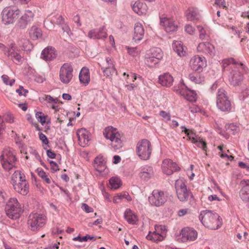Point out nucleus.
Returning a JSON list of instances; mask_svg holds the SVG:
<instances>
[{
  "label": "nucleus",
  "mask_w": 249,
  "mask_h": 249,
  "mask_svg": "<svg viewBox=\"0 0 249 249\" xmlns=\"http://www.w3.org/2000/svg\"><path fill=\"white\" fill-rule=\"evenodd\" d=\"M11 183L14 190L22 195H26L29 192L28 183L21 171L17 170L12 175Z\"/></svg>",
  "instance_id": "obj_1"
},
{
  "label": "nucleus",
  "mask_w": 249,
  "mask_h": 249,
  "mask_svg": "<svg viewBox=\"0 0 249 249\" xmlns=\"http://www.w3.org/2000/svg\"><path fill=\"white\" fill-rule=\"evenodd\" d=\"M199 219L205 227L211 230L217 229L221 225L219 215L210 211H201Z\"/></svg>",
  "instance_id": "obj_2"
},
{
  "label": "nucleus",
  "mask_w": 249,
  "mask_h": 249,
  "mask_svg": "<svg viewBox=\"0 0 249 249\" xmlns=\"http://www.w3.org/2000/svg\"><path fill=\"white\" fill-rule=\"evenodd\" d=\"M103 134L106 139L111 141V145L114 149H119L123 146L122 136L117 128L111 126H107L105 129Z\"/></svg>",
  "instance_id": "obj_3"
},
{
  "label": "nucleus",
  "mask_w": 249,
  "mask_h": 249,
  "mask_svg": "<svg viewBox=\"0 0 249 249\" xmlns=\"http://www.w3.org/2000/svg\"><path fill=\"white\" fill-rule=\"evenodd\" d=\"M47 222L45 215L37 213L30 214L27 221L28 228L32 231H37L42 228Z\"/></svg>",
  "instance_id": "obj_4"
},
{
  "label": "nucleus",
  "mask_w": 249,
  "mask_h": 249,
  "mask_svg": "<svg viewBox=\"0 0 249 249\" xmlns=\"http://www.w3.org/2000/svg\"><path fill=\"white\" fill-rule=\"evenodd\" d=\"M5 212L9 218L14 219L19 217L23 212V209L16 198L12 197L6 204Z\"/></svg>",
  "instance_id": "obj_5"
},
{
  "label": "nucleus",
  "mask_w": 249,
  "mask_h": 249,
  "mask_svg": "<svg viewBox=\"0 0 249 249\" xmlns=\"http://www.w3.org/2000/svg\"><path fill=\"white\" fill-rule=\"evenodd\" d=\"M168 198L167 194L160 190H154L148 197L149 205L152 207H160L163 206Z\"/></svg>",
  "instance_id": "obj_6"
},
{
  "label": "nucleus",
  "mask_w": 249,
  "mask_h": 249,
  "mask_svg": "<svg viewBox=\"0 0 249 249\" xmlns=\"http://www.w3.org/2000/svg\"><path fill=\"white\" fill-rule=\"evenodd\" d=\"M216 106L223 112H229L231 109V103L227 92L223 89H218L216 95Z\"/></svg>",
  "instance_id": "obj_7"
},
{
  "label": "nucleus",
  "mask_w": 249,
  "mask_h": 249,
  "mask_svg": "<svg viewBox=\"0 0 249 249\" xmlns=\"http://www.w3.org/2000/svg\"><path fill=\"white\" fill-rule=\"evenodd\" d=\"M166 236V229L164 226L156 225L154 230L149 231L146 238L154 242L163 241Z\"/></svg>",
  "instance_id": "obj_8"
},
{
  "label": "nucleus",
  "mask_w": 249,
  "mask_h": 249,
  "mask_svg": "<svg viewBox=\"0 0 249 249\" xmlns=\"http://www.w3.org/2000/svg\"><path fill=\"white\" fill-rule=\"evenodd\" d=\"M175 187L178 198L181 201H186L189 197L191 196V193L187 189L185 181L183 179L176 180Z\"/></svg>",
  "instance_id": "obj_9"
},
{
  "label": "nucleus",
  "mask_w": 249,
  "mask_h": 249,
  "mask_svg": "<svg viewBox=\"0 0 249 249\" xmlns=\"http://www.w3.org/2000/svg\"><path fill=\"white\" fill-rule=\"evenodd\" d=\"M19 10L12 7L5 8L2 12V22L5 25H9L14 22L15 19L19 14Z\"/></svg>",
  "instance_id": "obj_10"
},
{
  "label": "nucleus",
  "mask_w": 249,
  "mask_h": 249,
  "mask_svg": "<svg viewBox=\"0 0 249 249\" xmlns=\"http://www.w3.org/2000/svg\"><path fill=\"white\" fill-rule=\"evenodd\" d=\"M73 68L69 63H64L60 68L59 79L64 84H69L72 79Z\"/></svg>",
  "instance_id": "obj_11"
},
{
  "label": "nucleus",
  "mask_w": 249,
  "mask_h": 249,
  "mask_svg": "<svg viewBox=\"0 0 249 249\" xmlns=\"http://www.w3.org/2000/svg\"><path fill=\"white\" fill-rule=\"evenodd\" d=\"M136 151L138 156H150L152 151L150 142L145 139L141 140L137 144Z\"/></svg>",
  "instance_id": "obj_12"
},
{
  "label": "nucleus",
  "mask_w": 249,
  "mask_h": 249,
  "mask_svg": "<svg viewBox=\"0 0 249 249\" xmlns=\"http://www.w3.org/2000/svg\"><path fill=\"white\" fill-rule=\"evenodd\" d=\"M197 232L193 228L186 227L182 229L180 232L179 242H186L194 241L197 237Z\"/></svg>",
  "instance_id": "obj_13"
},
{
  "label": "nucleus",
  "mask_w": 249,
  "mask_h": 249,
  "mask_svg": "<svg viewBox=\"0 0 249 249\" xmlns=\"http://www.w3.org/2000/svg\"><path fill=\"white\" fill-rule=\"evenodd\" d=\"M35 17L34 13L31 10H26L24 13L19 18L17 23V26L21 29H25L28 25L30 24L34 20Z\"/></svg>",
  "instance_id": "obj_14"
},
{
  "label": "nucleus",
  "mask_w": 249,
  "mask_h": 249,
  "mask_svg": "<svg viewBox=\"0 0 249 249\" xmlns=\"http://www.w3.org/2000/svg\"><path fill=\"white\" fill-rule=\"evenodd\" d=\"M163 172L167 175H171L174 172L180 170V168L176 163L169 159H165L162 161L161 166Z\"/></svg>",
  "instance_id": "obj_15"
},
{
  "label": "nucleus",
  "mask_w": 249,
  "mask_h": 249,
  "mask_svg": "<svg viewBox=\"0 0 249 249\" xmlns=\"http://www.w3.org/2000/svg\"><path fill=\"white\" fill-rule=\"evenodd\" d=\"M205 65V58L204 57H200L198 55L193 56L190 61V67L195 71H202Z\"/></svg>",
  "instance_id": "obj_16"
},
{
  "label": "nucleus",
  "mask_w": 249,
  "mask_h": 249,
  "mask_svg": "<svg viewBox=\"0 0 249 249\" xmlns=\"http://www.w3.org/2000/svg\"><path fill=\"white\" fill-rule=\"evenodd\" d=\"M18 52L15 45L11 44L10 48L8 49L7 51H5V53L8 57H11L15 63L18 64L21 63L23 60L22 57L20 55Z\"/></svg>",
  "instance_id": "obj_17"
},
{
  "label": "nucleus",
  "mask_w": 249,
  "mask_h": 249,
  "mask_svg": "<svg viewBox=\"0 0 249 249\" xmlns=\"http://www.w3.org/2000/svg\"><path fill=\"white\" fill-rule=\"evenodd\" d=\"M197 50L199 53L208 54L211 56H213L215 54L214 47L208 42L200 43L197 46Z\"/></svg>",
  "instance_id": "obj_18"
},
{
  "label": "nucleus",
  "mask_w": 249,
  "mask_h": 249,
  "mask_svg": "<svg viewBox=\"0 0 249 249\" xmlns=\"http://www.w3.org/2000/svg\"><path fill=\"white\" fill-rule=\"evenodd\" d=\"M243 79L242 73L236 68L232 69L229 76V80L231 85L233 86L239 85Z\"/></svg>",
  "instance_id": "obj_19"
},
{
  "label": "nucleus",
  "mask_w": 249,
  "mask_h": 249,
  "mask_svg": "<svg viewBox=\"0 0 249 249\" xmlns=\"http://www.w3.org/2000/svg\"><path fill=\"white\" fill-rule=\"evenodd\" d=\"M0 162L3 168L9 171L16 167L17 160L16 157H1Z\"/></svg>",
  "instance_id": "obj_20"
},
{
  "label": "nucleus",
  "mask_w": 249,
  "mask_h": 249,
  "mask_svg": "<svg viewBox=\"0 0 249 249\" xmlns=\"http://www.w3.org/2000/svg\"><path fill=\"white\" fill-rule=\"evenodd\" d=\"M160 24L164 27L167 32H175L178 29V26L174 21L165 17L160 18Z\"/></svg>",
  "instance_id": "obj_21"
},
{
  "label": "nucleus",
  "mask_w": 249,
  "mask_h": 249,
  "mask_svg": "<svg viewBox=\"0 0 249 249\" xmlns=\"http://www.w3.org/2000/svg\"><path fill=\"white\" fill-rule=\"evenodd\" d=\"M79 145L82 147L86 146L89 141V132L85 128H81L76 133Z\"/></svg>",
  "instance_id": "obj_22"
},
{
  "label": "nucleus",
  "mask_w": 249,
  "mask_h": 249,
  "mask_svg": "<svg viewBox=\"0 0 249 249\" xmlns=\"http://www.w3.org/2000/svg\"><path fill=\"white\" fill-rule=\"evenodd\" d=\"M56 56V51L52 47L44 49L41 53V58L45 61H51Z\"/></svg>",
  "instance_id": "obj_23"
},
{
  "label": "nucleus",
  "mask_w": 249,
  "mask_h": 249,
  "mask_svg": "<svg viewBox=\"0 0 249 249\" xmlns=\"http://www.w3.org/2000/svg\"><path fill=\"white\" fill-rule=\"evenodd\" d=\"M144 31L142 25L140 23L135 24L133 38L135 41H140L144 36Z\"/></svg>",
  "instance_id": "obj_24"
},
{
  "label": "nucleus",
  "mask_w": 249,
  "mask_h": 249,
  "mask_svg": "<svg viewBox=\"0 0 249 249\" xmlns=\"http://www.w3.org/2000/svg\"><path fill=\"white\" fill-rule=\"evenodd\" d=\"M88 36L90 38L100 39L102 38H106L107 34L105 31V26L100 28L99 30H92L89 32Z\"/></svg>",
  "instance_id": "obj_25"
},
{
  "label": "nucleus",
  "mask_w": 249,
  "mask_h": 249,
  "mask_svg": "<svg viewBox=\"0 0 249 249\" xmlns=\"http://www.w3.org/2000/svg\"><path fill=\"white\" fill-rule=\"evenodd\" d=\"M174 79L169 73H165L160 75L159 78V81L162 86L169 87L173 84Z\"/></svg>",
  "instance_id": "obj_26"
},
{
  "label": "nucleus",
  "mask_w": 249,
  "mask_h": 249,
  "mask_svg": "<svg viewBox=\"0 0 249 249\" xmlns=\"http://www.w3.org/2000/svg\"><path fill=\"white\" fill-rule=\"evenodd\" d=\"M133 11L139 15L145 14L147 11V6L140 1H136L132 5Z\"/></svg>",
  "instance_id": "obj_27"
},
{
  "label": "nucleus",
  "mask_w": 249,
  "mask_h": 249,
  "mask_svg": "<svg viewBox=\"0 0 249 249\" xmlns=\"http://www.w3.org/2000/svg\"><path fill=\"white\" fill-rule=\"evenodd\" d=\"M154 172L151 167H143L139 173V177L144 181H147L153 176Z\"/></svg>",
  "instance_id": "obj_28"
},
{
  "label": "nucleus",
  "mask_w": 249,
  "mask_h": 249,
  "mask_svg": "<svg viewBox=\"0 0 249 249\" xmlns=\"http://www.w3.org/2000/svg\"><path fill=\"white\" fill-rule=\"evenodd\" d=\"M125 199L127 201L132 200V198L127 192H123L116 194L113 197V202L115 204L121 203L123 199Z\"/></svg>",
  "instance_id": "obj_29"
},
{
  "label": "nucleus",
  "mask_w": 249,
  "mask_h": 249,
  "mask_svg": "<svg viewBox=\"0 0 249 249\" xmlns=\"http://www.w3.org/2000/svg\"><path fill=\"white\" fill-rule=\"evenodd\" d=\"M37 175L45 183L50 184L53 181V178L49 173H46L42 168H38L36 170Z\"/></svg>",
  "instance_id": "obj_30"
},
{
  "label": "nucleus",
  "mask_w": 249,
  "mask_h": 249,
  "mask_svg": "<svg viewBox=\"0 0 249 249\" xmlns=\"http://www.w3.org/2000/svg\"><path fill=\"white\" fill-rule=\"evenodd\" d=\"M199 16L198 10L196 8L190 7L186 12L187 18L190 21H194L198 19Z\"/></svg>",
  "instance_id": "obj_31"
},
{
  "label": "nucleus",
  "mask_w": 249,
  "mask_h": 249,
  "mask_svg": "<svg viewBox=\"0 0 249 249\" xmlns=\"http://www.w3.org/2000/svg\"><path fill=\"white\" fill-rule=\"evenodd\" d=\"M94 168L100 172H102L106 169V162L103 157H96L94 160Z\"/></svg>",
  "instance_id": "obj_32"
},
{
  "label": "nucleus",
  "mask_w": 249,
  "mask_h": 249,
  "mask_svg": "<svg viewBox=\"0 0 249 249\" xmlns=\"http://www.w3.org/2000/svg\"><path fill=\"white\" fill-rule=\"evenodd\" d=\"M80 82L84 84H88L90 80L89 71L86 68L82 69L79 75Z\"/></svg>",
  "instance_id": "obj_33"
},
{
  "label": "nucleus",
  "mask_w": 249,
  "mask_h": 249,
  "mask_svg": "<svg viewBox=\"0 0 249 249\" xmlns=\"http://www.w3.org/2000/svg\"><path fill=\"white\" fill-rule=\"evenodd\" d=\"M122 185V181L118 177H113L109 180V187L113 190L119 189Z\"/></svg>",
  "instance_id": "obj_34"
},
{
  "label": "nucleus",
  "mask_w": 249,
  "mask_h": 249,
  "mask_svg": "<svg viewBox=\"0 0 249 249\" xmlns=\"http://www.w3.org/2000/svg\"><path fill=\"white\" fill-rule=\"evenodd\" d=\"M124 218L126 220L131 224H135L137 220V216L129 209H127L124 213Z\"/></svg>",
  "instance_id": "obj_35"
},
{
  "label": "nucleus",
  "mask_w": 249,
  "mask_h": 249,
  "mask_svg": "<svg viewBox=\"0 0 249 249\" xmlns=\"http://www.w3.org/2000/svg\"><path fill=\"white\" fill-rule=\"evenodd\" d=\"M172 46L174 50L179 56H184L186 52L181 42L175 41L173 43Z\"/></svg>",
  "instance_id": "obj_36"
},
{
  "label": "nucleus",
  "mask_w": 249,
  "mask_h": 249,
  "mask_svg": "<svg viewBox=\"0 0 249 249\" xmlns=\"http://www.w3.org/2000/svg\"><path fill=\"white\" fill-rule=\"evenodd\" d=\"M30 37L33 40H36L42 36L41 29L36 26H33L29 30Z\"/></svg>",
  "instance_id": "obj_37"
},
{
  "label": "nucleus",
  "mask_w": 249,
  "mask_h": 249,
  "mask_svg": "<svg viewBox=\"0 0 249 249\" xmlns=\"http://www.w3.org/2000/svg\"><path fill=\"white\" fill-rule=\"evenodd\" d=\"M149 56L153 57L160 60L162 58L163 53L161 50L159 48H154L150 50L146 54Z\"/></svg>",
  "instance_id": "obj_38"
},
{
  "label": "nucleus",
  "mask_w": 249,
  "mask_h": 249,
  "mask_svg": "<svg viewBox=\"0 0 249 249\" xmlns=\"http://www.w3.org/2000/svg\"><path fill=\"white\" fill-rule=\"evenodd\" d=\"M21 154L25 155H31L33 156H37L38 153L35 149L31 147H27V146L21 144L19 146Z\"/></svg>",
  "instance_id": "obj_39"
},
{
  "label": "nucleus",
  "mask_w": 249,
  "mask_h": 249,
  "mask_svg": "<svg viewBox=\"0 0 249 249\" xmlns=\"http://www.w3.org/2000/svg\"><path fill=\"white\" fill-rule=\"evenodd\" d=\"M180 93L187 100L192 102L196 101V94L193 90L181 91Z\"/></svg>",
  "instance_id": "obj_40"
},
{
  "label": "nucleus",
  "mask_w": 249,
  "mask_h": 249,
  "mask_svg": "<svg viewBox=\"0 0 249 249\" xmlns=\"http://www.w3.org/2000/svg\"><path fill=\"white\" fill-rule=\"evenodd\" d=\"M222 67L224 70L228 66L230 65H231V68L233 69L236 67L235 65L238 64L232 58L225 59L222 61Z\"/></svg>",
  "instance_id": "obj_41"
},
{
  "label": "nucleus",
  "mask_w": 249,
  "mask_h": 249,
  "mask_svg": "<svg viewBox=\"0 0 249 249\" xmlns=\"http://www.w3.org/2000/svg\"><path fill=\"white\" fill-rule=\"evenodd\" d=\"M159 60L154 57L145 55V63L149 67H153L159 62Z\"/></svg>",
  "instance_id": "obj_42"
},
{
  "label": "nucleus",
  "mask_w": 249,
  "mask_h": 249,
  "mask_svg": "<svg viewBox=\"0 0 249 249\" xmlns=\"http://www.w3.org/2000/svg\"><path fill=\"white\" fill-rule=\"evenodd\" d=\"M240 196L241 198L245 201H247L249 199V190L246 187H242L240 191Z\"/></svg>",
  "instance_id": "obj_43"
},
{
  "label": "nucleus",
  "mask_w": 249,
  "mask_h": 249,
  "mask_svg": "<svg viewBox=\"0 0 249 249\" xmlns=\"http://www.w3.org/2000/svg\"><path fill=\"white\" fill-rule=\"evenodd\" d=\"M100 65L101 68L109 69L110 68H115L112 61L109 57L106 58V60L102 62Z\"/></svg>",
  "instance_id": "obj_44"
},
{
  "label": "nucleus",
  "mask_w": 249,
  "mask_h": 249,
  "mask_svg": "<svg viewBox=\"0 0 249 249\" xmlns=\"http://www.w3.org/2000/svg\"><path fill=\"white\" fill-rule=\"evenodd\" d=\"M226 129L229 132L233 134H235L239 131V126L234 124H231L226 126Z\"/></svg>",
  "instance_id": "obj_45"
},
{
  "label": "nucleus",
  "mask_w": 249,
  "mask_h": 249,
  "mask_svg": "<svg viewBox=\"0 0 249 249\" xmlns=\"http://www.w3.org/2000/svg\"><path fill=\"white\" fill-rule=\"evenodd\" d=\"M181 128H182V131L184 132L186 134L190 140H192L193 142L197 138V137H195V134L192 130L190 131L189 129H187L184 126H182Z\"/></svg>",
  "instance_id": "obj_46"
},
{
  "label": "nucleus",
  "mask_w": 249,
  "mask_h": 249,
  "mask_svg": "<svg viewBox=\"0 0 249 249\" xmlns=\"http://www.w3.org/2000/svg\"><path fill=\"white\" fill-rule=\"evenodd\" d=\"M197 146L201 148L204 151H206V142L200 137L197 138L193 142Z\"/></svg>",
  "instance_id": "obj_47"
},
{
  "label": "nucleus",
  "mask_w": 249,
  "mask_h": 249,
  "mask_svg": "<svg viewBox=\"0 0 249 249\" xmlns=\"http://www.w3.org/2000/svg\"><path fill=\"white\" fill-rule=\"evenodd\" d=\"M105 76L107 77L111 78L114 74L117 73V71L115 68H110L109 69L101 68Z\"/></svg>",
  "instance_id": "obj_48"
},
{
  "label": "nucleus",
  "mask_w": 249,
  "mask_h": 249,
  "mask_svg": "<svg viewBox=\"0 0 249 249\" xmlns=\"http://www.w3.org/2000/svg\"><path fill=\"white\" fill-rule=\"evenodd\" d=\"M218 148L220 151L219 156H232L233 155V153L231 150L227 149L226 147H224L223 146H218Z\"/></svg>",
  "instance_id": "obj_49"
},
{
  "label": "nucleus",
  "mask_w": 249,
  "mask_h": 249,
  "mask_svg": "<svg viewBox=\"0 0 249 249\" xmlns=\"http://www.w3.org/2000/svg\"><path fill=\"white\" fill-rule=\"evenodd\" d=\"M197 29L199 32V38L201 40H207L209 38V36L207 34L206 31L201 26H197Z\"/></svg>",
  "instance_id": "obj_50"
},
{
  "label": "nucleus",
  "mask_w": 249,
  "mask_h": 249,
  "mask_svg": "<svg viewBox=\"0 0 249 249\" xmlns=\"http://www.w3.org/2000/svg\"><path fill=\"white\" fill-rule=\"evenodd\" d=\"M47 117L41 112H37L36 113V118L42 125L46 123Z\"/></svg>",
  "instance_id": "obj_51"
},
{
  "label": "nucleus",
  "mask_w": 249,
  "mask_h": 249,
  "mask_svg": "<svg viewBox=\"0 0 249 249\" xmlns=\"http://www.w3.org/2000/svg\"><path fill=\"white\" fill-rule=\"evenodd\" d=\"M1 79L3 83L6 85L12 86L15 82V80L14 79L10 80L9 76L5 74L1 76Z\"/></svg>",
  "instance_id": "obj_52"
},
{
  "label": "nucleus",
  "mask_w": 249,
  "mask_h": 249,
  "mask_svg": "<svg viewBox=\"0 0 249 249\" xmlns=\"http://www.w3.org/2000/svg\"><path fill=\"white\" fill-rule=\"evenodd\" d=\"M15 151L9 147H5L2 151L1 156H15Z\"/></svg>",
  "instance_id": "obj_53"
},
{
  "label": "nucleus",
  "mask_w": 249,
  "mask_h": 249,
  "mask_svg": "<svg viewBox=\"0 0 249 249\" xmlns=\"http://www.w3.org/2000/svg\"><path fill=\"white\" fill-rule=\"evenodd\" d=\"M248 236L249 234L247 232H244L243 233H239L237 234V237L240 242H247L249 240Z\"/></svg>",
  "instance_id": "obj_54"
},
{
  "label": "nucleus",
  "mask_w": 249,
  "mask_h": 249,
  "mask_svg": "<svg viewBox=\"0 0 249 249\" xmlns=\"http://www.w3.org/2000/svg\"><path fill=\"white\" fill-rule=\"evenodd\" d=\"M53 21L58 25H62L64 23V18L61 15H57L53 17Z\"/></svg>",
  "instance_id": "obj_55"
},
{
  "label": "nucleus",
  "mask_w": 249,
  "mask_h": 249,
  "mask_svg": "<svg viewBox=\"0 0 249 249\" xmlns=\"http://www.w3.org/2000/svg\"><path fill=\"white\" fill-rule=\"evenodd\" d=\"M189 78L192 81L194 82L195 83L198 84L201 82V79L197 74H190L189 75Z\"/></svg>",
  "instance_id": "obj_56"
},
{
  "label": "nucleus",
  "mask_w": 249,
  "mask_h": 249,
  "mask_svg": "<svg viewBox=\"0 0 249 249\" xmlns=\"http://www.w3.org/2000/svg\"><path fill=\"white\" fill-rule=\"evenodd\" d=\"M48 161L50 164L51 169L53 172H56L59 170L58 164L52 160H48Z\"/></svg>",
  "instance_id": "obj_57"
},
{
  "label": "nucleus",
  "mask_w": 249,
  "mask_h": 249,
  "mask_svg": "<svg viewBox=\"0 0 249 249\" xmlns=\"http://www.w3.org/2000/svg\"><path fill=\"white\" fill-rule=\"evenodd\" d=\"M191 213V210L188 208L182 209L179 210L178 212V216L181 217L185 215L189 214Z\"/></svg>",
  "instance_id": "obj_58"
},
{
  "label": "nucleus",
  "mask_w": 249,
  "mask_h": 249,
  "mask_svg": "<svg viewBox=\"0 0 249 249\" xmlns=\"http://www.w3.org/2000/svg\"><path fill=\"white\" fill-rule=\"evenodd\" d=\"M125 48L127 49L128 53L130 55L135 56L138 53L137 47H129L128 46H126Z\"/></svg>",
  "instance_id": "obj_59"
},
{
  "label": "nucleus",
  "mask_w": 249,
  "mask_h": 249,
  "mask_svg": "<svg viewBox=\"0 0 249 249\" xmlns=\"http://www.w3.org/2000/svg\"><path fill=\"white\" fill-rule=\"evenodd\" d=\"M160 115L162 117L165 121H170L171 119V115L170 113L166 112L164 111H160Z\"/></svg>",
  "instance_id": "obj_60"
},
{
  "label": "nucleus",
  "mask_w": 249,
  "mask_h": 249,
  "mask_svg": "<svg viewBox=\"0 0 249 249\" xmlns=\"http://www.w3.org/2000/svg\"><path fill=\"white\" fill-rule=\"evenodd\" d=\"M45 100L50 103H53L55 104L58 101V100L57 98H53V97L49 95L45 96Z\"/></svg>",
  "instance_id": "obj_61"
},
{
  "label": "nucleus",
  "mask_w": 249,
  "mask_h": 249,
  "mask_svg": "<svg viewBox=\"0 0 249 249\" xmlns=\"http://www.w3.org/2000/svg\"><path fill=\"white\" fill-rule=\"evenodd\" d=\"M5 195L3 190L0 188V204L4 203L5 199Z\"/></svg>",
  "instance_id": "obj_62"
},
{
  "label": "nucleus",
  "mask_w": 249,
  "mask_h": 249,
  "mask_svg": "<svg viewBox=\"0 0 249 249\" xmlns=\"http://www.w3.org/2000/svg\"><path fill=\"white\" fill-rule=\"evenodd\" d=\"M45 80V76L43 75L36 74L35 81L39 83H42Z\"/></svg>",
  "instance_id": "obj_63"
},
{
  "label": "nucleus",
  "mask_w": 249,
  "mask_h": 249,
  "mask_svg": "<svg viewBox=\"0 0 249 249\" xmlns=\"http://www.w3.org/2000/svg\"><path fill=\"white\" fill-rule=\"evenodd\" d=\"M82 208L83 210H84L86 212L88 213L93 212V208L89 206L87 204L85 203L82 204Z\"/></svg>",
  "instance_id": "obj_64"
}]
</instances>
